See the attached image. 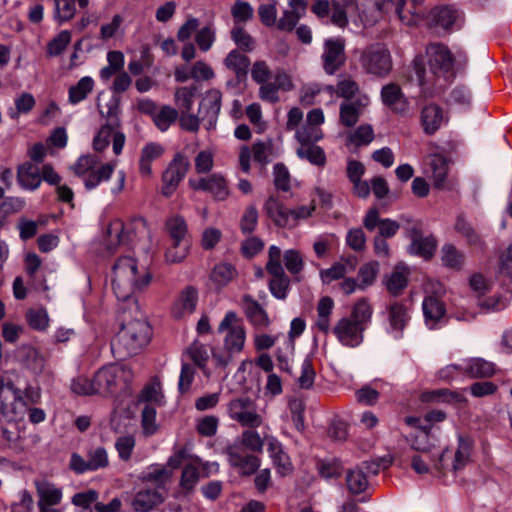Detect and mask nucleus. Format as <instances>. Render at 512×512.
<instances>
[{
    "instance_id": "f257e3e1",
    "label": "nucleus",
    "mask_w": 512,
    "mask_h": 512,
    "mask_svg": "<svg viewBox=\"0 0 512 512\" xmlns=\"http://www.w3.org/2000/svg\"><path fill=\"white\" fill-rule=\"evenodd\" d=\"M427 68L421 57L415 58L414 70L424 96L431 97L449 85L455 77L454 58L449 48L432 43L426 48Z\"/></svg>"
},
{
    "instance_id": "f03ea898",
    "label": "nucleus",
    "mask_w": 512,
    "mask_h": 512,
    "mask_svg": "<svg viewBox=\"0 0 512 512\" xmlns=\"http://www.w3.org/2000/svg\"><path fill=\"white\" fill-rule=\"evenodd\" d=\"M221 344L211 350L216 368L226 369L245 349L247 331L243 320L235 311L225 313L217 327Z\"/></svg>"
},
{
    "instance_id": "7ed1b4c3",
    "label": "nucleus",
    "mask_w": 512,
    "mask_h": 512,
    "mask_svg": "<svg viewBox=\"0 0 512 512\" xmlns=\"http://www.w3.org/2000/svg\"><path fill=\"white\" fill-rule=\"evenodd\" d=\"M373 308L366 299L357 301L349 316L340 318L332 328L338 342L348 348L360 346L364 332L371 321Z\"/></svg>"
},
{
    "instance_id": "20e7f679",
    "label": "nucleus",
    "mask_w": 512,
    "mask_h": 512,
    "mask_svg": "<svg viewBox=\"0 0 512 512\" xmlns=\"http://www.w3.org/2000/svg\"><path fill=\"white\" fill-rule=\"evenodd\" d=\"M152 279V273L138 258H118L113 265L112 288L120 300L128 299L134 289L146 287Z\"/></svg>"
},
{
    "instance_id": "39448f33",
    "label": "nucleus",
    "mask_w": 512,
    "mask_h": 512,
    "mask_svg": "<svg viewBox=\"0 0 512 512\" xmlns=\"http://www.w3.org/2000/svg\"><path fill=\"white\" fill-rule=\"evenodd\" d=\"M151 328L145 321L134 320L124 324L111 342L115 358L125 360L137 355L150 341Z\"/></svg>"
},
{
    "instance_id": "423d86ee",
    "label": "nucleus",
    "mask_w": 512,
    "mask_h": 512,
    "mask_svg": "<svg viewBox=\"0 0 512 512\" xmlns=\"http://www.w3.org/2000/svg\"><path fill=\"white\" fill-rule=\"evenodd\" d=\"M116 166V160L102 163L99 156L95 154H85L81 155L70 166V170L74 175L82 179L87 189L91 190L96 188L102 182L108 181Z\"/></svg>"
},
{
    "instance_id": "0eeeda50",
    "label": "nucleus",
    "mask_w": 512,
    "mask_h": 512,
    "mask_svg": "<svg viewBox=\"0 0 512 512\" xmlns=\"http://www.w3.org/2000/svg\"><path fill=\"white\" fill-rule=\"evenodd\" d=\"M94 378L97 394H128L131 391L134 373L125 365H109L99 369Z\"/></svg>"
},
{
    "instance_id": "6e6552de",
    "label": "nucleus",
    "mask_w": 512,
    "mask_h": 512,
    "mask_svg": "<svg viewBox=\"0 0 512 512\" xmlns=\"http://www.w3.org/2000/svg\"><path fill=\"white\" fill-rule=\"evenodd\" d=\"M149 234L147 223L142 217L132 218L127 223H123L120 219H114L107 228L110 246L132 244L149 237Z\"/></svg>"
},
{
    "instance_id": "1a4fd4ad",
    "label": "nucleus",
    "mask_w": 512,
    "mask_h": 512,
    "mask_svg": "<svg viewBox=\"0 0 512 512\" xmlns=\"http://www.w3.org/2000/svg\"><path fill=\"white\" fill-rule=\"evenodd\" d=\"M226 410L228 417L244 428L257 429L264 423L256 401L249 396L231 399L226 405Z\"/></svg>"
},
{
    "instance_id": "9d476101",
    "label": "nucleus",
    "mask_w": 512,
    "mask_h": 512,
    "mask_svg": "<svg viewBox=\"0 0 512 512\" xmlns=\"http://www.w3.org/2000/svg\"><path fill=\"white\" fill-rule=\"evenodd\" d=\"M360 64L367 73L385 76L392 69L391 54L383 44H371L361 52Z\"/></svg>"
},
{
    "instance_id": "9b49d317",
    "label": "nucleus",
    "mask_w": 512,
    "mask_h": 512,
    "mask_svg": "<svg viewBox=\"0 0 512 512\" xmlns=\"http://www.w3.org/2000/svg\"><path fill=\"white\" fill-rule=\"evenodd\" d=\"M109 465L108 452L103 446H92L87 450L86 459L77 453L70 458L69 467L77 474L104 469Z\"/></svg>"
},
{
    "instance_id": "f8f14e48",
    "label": "nucleus",
    "mask_w": 512,
    "mask_h": 512,
    "mask_svg": "<svg viewBox=\"0 0 512 512\" xmlns=\"http://www.w3.org/2000/svg\"><path fill=\"white\" fill-rule=\"evenodd\" d=\"M188 168V159L180 153L176 154L162 175V194L164 196L169 197L176 191Z\"/></svg>"
},
{
    "instance_id": "ddd939ff",
    "label": "nucleus",
    "mask_w": 512,
    "mask_h": 512,
    "mask_svg": "<svg viewBox=\"0 0 512 512\" xmlns=\"http://www.w3.org/2000/svg\"><path fill=\"white\" fill-rule=\"evenodd\" d=\"M126 137L123 132L119 130L117 125L105 124L97 131L93 138V149L101 153L112 142L113 152L116 156L122 153Z\"/></svg>"
},
{
    "instance_id": "4468645a",
    "label": "nucleus",
    "mask_w": 512,
    "mask_h": 512,
    "mask_svg": "<svg viewBox=\"0 0 512 512\" xmlns=\"http://www.w3.org/2000/svg\"><path fill=\"white\" fill-rule=\"evenodd\" d=\"M323 68L327 74H334L346 61L345 40L341 37L329 38L324 42L322 54Z\"/></svg>"
},
{
    "instance_id": "2eb2a0df",
    "label": "nucleus",
    "mask_w": 512,
    "mask_h": 512,
    "mask_svg": "<svg viewBox=\"0 0 512 512\" xmlns=\"http://www.w3.org/2000/svg\"><path fill=\"white\" fill-rule=\"evenodd\" d=\"M395 7L399 19L406 25H416L425 16V9L416 0H384L380 10H388V5Z\"/></svg>"
},
{
    "instance_id": "dca6fc26",
    "label": "nucleus",
    "mask_w": 512,
    "mask_h": 512,
    "mask_svg": "<svg viewBox=\"0 0 512 512\" xmlns=\"http://www.w3.org/2000/svg\"><path fill=\"white\" fill-rule=\"evenodd\" d=\"M222 94L217 89L208 90L202 97L198 113L206 121L207 129L214 127L221 109Z\"/></svg>"
},
{
    "instance_id": "f3484780",
    "label": "nucleus",
    "mask_w": 512,
    "mask_h": 512,
    "mask_svg": "<svg viewBox=\"0 0 512 512\" xmlns=\"http://www.w3.org/2000/svg\"><path fill=\"white\" fill-rule=\"evenodd\" d=\"M172 476L173 472L168 467L162 464H152L144 469L138 478L142 483H151L155 485L154 489H158L166 494L167 486L171 482Z\"/></svg>"
},
{
    "instance_id": "a211bd4d",
    "label": "nucleus",
    "mask_w": 512,
    "mask_h": 512,
    "mask_svg": "<svg viewBox=\"0 0 512 512\" xmlns=\"http://www.w3.org/2000/svg\"><path fill=\"white\" fill-rule=\"evenodd\" d=\"M369 102L370 99L367 95H359L353 101L342 102L339 109L340 123L345 127L354 126Z\"/></svg>"
},
{
    "instance_id": "6ab92c4d",
    "label": "nucleus",
    "mask_w": 512,
    "mask_h": 512,
    "mask_svg": "<svg viewBox=\"0 0 512 512\" xmlns=\"http://www.w3.org/2000/svg\"><path fill=\"white\" fill-rule=\"evenodd\" d=\"M447 456V450L431 453L430 458L426 457L423 453H420L419 455H414L412 457L411 466L416 473L426 474L429 472V466L431 465L438 475H444L446 469L444 462Z\"/></svg>"
},
{
    "instance_id": "aec40b11",
    "label": "nucleus",
    "mask_w": 512,
    "mask_h": 512,
    "mask_svg": "<svg viewBox=\"0 0 512 512\" xmlns=\"http://www.w3.org/2000/svg\"><path fill=\"white\" fill-rule=\"evenodd\" d=\"M409 276V267L404 263H399L394 267L391 273L385 275L383 284L391 296L398 297L402 295L407 288Z\"/></svg>"
},
{
    "instance_id": "412c9836",
    "label": "nucleus",
    "mask_w": 512,
    "mask_h": 512,
    "mask_svg": "<svg viewBox=\"0 0 512 512\" xmlns=\"http://www.w3.org/2000/svg\"><path fill=\"white\" fill-rule=\"evenodd\" d=\"M166 494L158 489H140L132 500V508L135 512H150L163 504Z\"/></svg>"
},
{
    "instance_id": "4be33fe9",
    "label": "nucleus",
    "mask_w": 512,
    "mask_h": 512,
    "mask_svg": "<svg viewBox=\"0 0 512 512\" xmlns=\"http://www.w3.org/2000/svg\"><path fill=\"white\" fill-rule=\"evenodd\" d=\"M263 209L276 226L283 228L293 227L294 218L291 217V209L285 207L276 197L270 196L265 201Z\"/></svg>"
},
{
    "instance_id": "5701e85b",
    "label": "nucleus",
    "mask_w": 512,
    "mask_h": 512,
    "mask_svg": "<svg viewBox=\"0 0 512 512\" xmlns=\"http://www.w3.org/2000/svg\"><path fill=\"white\" fill-rule=\"evenodd\" d=\"M193 187L209 192L216 200L220 201L225 200L230 194L228 182L220 173H213L208 177L201 178Z\"/></svg>"
},
{
    "instance_id": "b1692460",
    "label": "nucleus",
    "mask_w": 512,
    "mask_h": 512,
    "mask_svg": "<svg viewBox=\"0 0 512 512\" xmlns=\"http://www.w3.org/2000/svg\"><path fill=\"white\" fill-rule=\"evenodd\" d=\"M198 302V291L193 286H186L172 305L171 313L174 318L180 319L192 314Z\"/></svg>"
},
{
    "instance_id": "393cba45",
    "label": "nucleus",
    "mask_w": 512,
    "mask_h": 512,
    "mask_svg": "<svg viewBox=\"0 0 512 512\" xmlns=\"http://www.w3.org/2000/svg\"><path fill=\"white\" fill-rule=\"evenodd\" d=\"M421 126L427 135H433L447 121L442 108L436 104H428L421 110Z\"/></svg>"
},
{
    "instance_id": "a878e982",
    "label": "nucleus",
    "mask_w": 512,
    "mask_h": 512,
    "mask_svg": "<svg viewBox=\"0 0 512 512\" xmlns=\"http://www.w3.org/2000/svg\"><path fill=\"white\" fill-rule=\"evenodd\" d=\"M164 147L160 143L149 142L143 146L139 156V172L144 177L152 175V163L162 157Z\"/></svg>"
},
{
    "instance_id": "bb28decb",
    "label": "nucleus",
    "mask_w": 512,
    "mask_h": 512,
    "mask_svg": "<svg viewBox=\"0 0 512 512\" xmlns=\"http://www.w3.org/2000/svg\"><path fill=\"white\" fill-rule=\"evenodd\" d=\"M422 309L426 324L431 329L435 328L446 314L445 304L437 295H427L423 300Z\"/></svg>"
},
{
    "instance_id": "cd10ccee",
    "label": "nucleus",
    "mask_w": 512,
    "mask_h": 512,
    "mask_svg": "<svg viewBox=\"0 0 512 512\" xmlns=\"http://www.w3.org/2000/svg\"><path fill=\"white\" fill-rule=\"evenodd\" d=\"M424 171L432 177L435 187H443L448 172L446 158L441 154L429 155L425 160Z\"/></svg>"
},
{
    "instance_id": "c85d7f7f",
    "label": "nucleus",
    "mask_w": 512,
    "mask_h": 512,
    "mask_svg": "<svg viewBox=\"0 0 512 512\" xmlns=\"http://www.w3.org/2000/svg\"><path fill=\"white\" fill-rule=\"evenodd\" d=\"M388 322L396 337L401 336L402 331L410 320L408 307L402 302L395 301L388 308Z\"/></svg>"
},
{
    "instance_id": "c756f323",
    "label": "nucleus",
    "mask_w": 512,
    "mask_h": 512,
    "mask_svg": "<svg viewBox=\"0 0 512 512\" xmlns=\"http://www.w3.org/2000/svg\"><path fill=\"white\" fill-rule=\"evenodd\" d=\"M430 18L435 25L448 29L453 26L460 27L461 13L453 6H439L431 10Z\"/></svg>"
},
{
    "instance_id": "7c9ffc66",
    "label": "nucleus",
    "mask_w": 512,
    "mask_h": 512,
    "mask_svg": "<svg viewBox=\"0 0 512 512\" xmlns=\"http://www.w3.org/2000/svg\"><path fill=\"white\" fill-rule=\"evenodd\" d=\"M244 314L250 324L256 328H265L269 325L270 320L264 308L254 300L251 296L243 297Z\"/></svg>"
},
{
    "instance_id": "2f4dec72",
    "label": "nucleus",
    "mask_w": 512,
    "mask_h": 512,
    "mask_svg": "<svg viewBox=\"0 0 512 512\" xmlns=\"http://www.w3.org/2000/svg\"><path fill=\"white\" fill-rule=\"evenodd\" d=\"M423 403H466V398L458 391H452L447 388L423 391L420 395Z\"/></svg>"
},
{
    "instance_id": "473e14b6",
    "label": "nucleus",
    "mask_w": 512,
    "mask_h": 512,
    "mask_svg": "<svg viewBox=\"0 0 512 512\" xmlns=\"http://www.w3.org/2000/svg\"><path fill=\"white\" fill-rule=\"evenodd\" d=\"M185 353L206 377H210L211 371L208 368L209 353L205 344L194 341L187 347Z\"/></svg>"
},
{
    "instance_id": "72a5a7b5",
    "label": "nucleus",
    "mask_w": 512,
    "mask_h": 512,
    "mask_svg": "<svg viewBox=\"0 0 512 512\" xmlns=\"http://www.w3.org/2000/svg\"><path fill=\"white\" fill-rule=\"evenodd\" d=\"M17 179L24 189L35 190L41 184L40 168L32 163H24L18 168Z\"/></svg>"
},
{
    "instance_id": "f704fd0d",
    "label": "nucleus",
    "mask_w": 512,
    "mask_h": 512,
    "mask_svg": "<svg viewBox=\"0 0 512 512\" xmlns=\"http://www.w3.org/2000/svg\"><path fill=\"white\" fill-rule=\"evenodd\" d=\"M334 308V301L331 297H322L317 304V319L315 322L316 328L324 333L328 334L331 329L330 317Z\"/></svg>"
},
{
    "instance_id": "c9c22d12",
    "label": "nucleus",
    "mask_w": 512,
    "mask_h": 512,
    "mask_svg": "<svg viewBox=\"0 0 512 512\" xmlns=\"http://www.w3.org/2000/svg\"><path fill=\"white\" fill-rule=\"evenodd\" d=\"M381 97L383 103L396 112L406 109V101L401 89L396 84H388L382 88Z\"/></svg>"
},
{
    "instance_id": "e433bc0d",
    "label": "nucleus",
    "mask_w": 512,
    "mask_h": 512,
    "mask_svg": "<svg viewBox=\"0 0 512 512\" xmlns=\"http://www.w3.org/2000/svg\"><path fill=\"white\" fill-rule=\"evenodd\" d=\"M463 369L472 378L491 377L495 373V365L482 358H472L465 361Z\"/></svg>"
},
{
    "instance_id": "4c0bfd02",
    "label": "nucleus",
    "mask_w": 512,
    "mask_h": 512,
    "mask_svg": "<svg viewBox=\"0 0 512 512\" xmlns=\"http://www.w3.org/2000/svg\"><path fill=\"white\" fill-rule=\"evenodd\" d=\"M95 82L92 77L84 76L75 85L68 90V102L71 105H77L84 101L93 91Z\"/></svg>"
},
{
    "instance_id": "58836bf2",
    "label": "nucleus",
    "mask_w": 512,
    "mask_h": 512,
    "mask_svg": "<svg viewBox=\"0 0 512 512\" xmlns=\"http://www.w3.org/2000/svg\"><path fill=\"white\" fill-rule=\"evenodd\" d=\"M84 9L89 5V0H55V19L60 23L71 20L75 13V3Z\"/></svg>"
},
{
    "instance_id": "ea45409f",
    "label": "nucleus",
    "mask_w": 512,
    "mask_h": 512,
    "mask_svg": "<svg viewBox=\"0 0 512 512\" xmlns=\"http://www.w3.org/2000/svg\"><path fill=\"white\" fill-rule=\"evenodd\" d=\"M138 402L153 403L159 407L165 405V397L158 378H154L150 383L143 387L138 395Z\"/></svg>"
},
{
    "instance_id": "a19ab883",
    "label": "nucleus",
    "mask_w": 512,
    "mask_h": 512,
    "mask_svg": "<svg viewBox=\"0 0 512 512\" xmlns=\"http://www.w3.org/2000/svg\"><path fill=\"white\" fill-rule=\"evenodd\" d=\"M354 268L355 263L352 262L350 258H346L344 262H337L328 269H322L320 271V278L323 283L330 284L333 281L344 278L345 275L353 271Z\"/></svg>"
},
{
    "instance_id": "79ce46f5",
    "label": "nucleus",
    "mask_w": 512,
    "mask_h": 512,
    "mask_svg": "<svg viewBox=\"0 0 512 512\" xmlns=\"http://www.w3.org/2000/svg\"><path fill=\"white\" fill-rule=\"evenodd\" d=\"M437 248L436 238L432 235H416L409 248L411 254L417 256H433Z\"/></svg>"
},
{
    "instance_id": "37998d69",
    "label": "nucleus",
    "mask_w": 512,
    "mask_h": 512,
    "mask_svg": "<svg viewBox=\"0 0 512 512\" xmlns=\"http://www.w3.org/2000/svg\"><path fill=\"white\" fill-rule=\"evenodd\" d=\"M431 425L420 427L418 431L410 438L411 447L426 457L430 458V454L434 453L435 447L429 442Z\"/></svg>"
},
{
    "instance_id": "c03bdc74",
    "label": "nucleus",
    "mask_w": 512,
    "mask_h": 512,
    "mask_svg": "<svg viewBox=\"0 0 512 512\" xmlns=\"http://www.w3.org/2000/svg\"><path fill=\"white\" fill-rule=\"evenodd\" d=\"M7 388L13 392L14 401L22 404L25 408H28L30 405L36 404L40 401L41 393L40 389L37 387L27 386L22 392L12 383H8Z\"/></svg>"
},
{
    "instance_id": "a18cd8bd",
    "label": "nucleus",
    "mask_w": 512,
    "mask_h": 512,
    "mask_svg": "<svg viewBox=\"0 0 512 512\" xmlns=\"http://www.w3.org/2000/svg\"><path fill=\"white\" fill-rule=\"evenodd\" d=\"M296 153L299 158L305 159L313 165L324 166L326 163L324 150L315 143L299 146Z\"/></svg>"
},
{
    "instance_id": "49530a36",
    "label": "nucleus",
    "mask_w": 512,
    "mask_h": 512,
    "mask_svg": "<svg viewBox=\"0 0 512 512\" xmlns=\"http://www.w3.org/2000/svg\"><path fill=\"white\" fill-rule=\"evenodd\" d=\"M38 505L56 506L61 502L62 491L55 485L43 483L37 485Z\"/></svg>"
},
{
    "instance_id": "de8ad7c7",
    "label": "nucleus",
    "mask_w": 512,
    "mask_h": 512,
    "mask_svg": "<svg viewBox=\"0 0 512 512\" xmlns=\"http://www.w3.org/2000/svg\"><path fill=\"white\" fill-rule=\"evenodd\" d=\"M200 479V469L197 465L186 464L182 470L180 477V488L185 495L190 494Z\"/></svg>"
},
{
    "instance_id": "09e8293b",
    "label": "nucleus",
    "mask_w": 512,
    "mask_h": 512,
    "mask_svg": "<svg viewBox=\"0 0 512 512\" xmlns=\"http://www.w3.org/2000/svg\"><path fill=\"white\" fill-rule=\"evenodd\" d=\"M236 275L237 271L233 265L222 262L213 268L210 279L217 286L223 287L233 280Z\"/></svg>"
},
{
    "instance_id": "8fccbe9b",
    "label": "nucleus",
    "mask_w": 512,
    "mask_h": 512,
    "mask_svg": "<svg viewBox=\"0 0 512 512\" xmlns=\"http://www.w3.org/2000/svg\"><path fill=\"white\" fill-rule=\"evenodd\" d=\"M346 484L352 494H360L368 487V480L362 468L356 467L347 472Z\"/></svg>"
},
{
    "instance_id": "3c124183",
    "label": "nucleus",
    "mask_w": 512,
    "mask_h": 512,
    "mask_svg": "<svg viewBox=\"0 0 512 512\" xmlns=\"http://www.w3.org/2000/svg\"><path fill=\"white\" fill-rule=\"evenodd\" d=\"M71 40V32L68 30H62L47 43V54L51 57L59 56L65 51L67 46L71 43Z\"/></svg>"
},
{
    "instance_id": "603ef678",
    "label": "nucleus",
    "mask_w": 512,
    "mask_h": 512,
    "mask_svg": "<svg viewBox=\"0 0 512 512\" xmlns=\"http://www.w3.org/2000/svg\"><path fill=\"white\" fill-rule=\"evenodd\" d=\"M220 420L215 415H205L196 419L195 430L202 437H213L217 434Z\"/></svg>"
},
{
    "instance_id": "864d4df0",
    "label": "nucleus",
    "mask_w": 512,
    "mask_h": 512,
    "mask_svg": "<svg viewBox=\"0 0 512 512\" xmlns=\"http://www.w3.org/2000/svg\"><path fill=\"white\" fill-rule=\"evenodd\" d=\"M197 93L196 86L190 87H179L175 91V104L179 108L180 112H190L193 103L194 97Z\"/></svg>"
},
{
    "instance_id": "5fc2aeb1",
    "label": "nucleus",
    "mask_w": 512,
    "mask_h": 512,
    "mask_svg": "<svg viewBox=\"0 0 512 512\" xmlns=\"http://www.w3.org/2000/svg\"><path fill=\"white\" fill-rule=\"evenodd\" d=\"M295 138L300 146L314 144L323 138V131L320 127H314L308 123L296 129Z\"/></svg>"
},
{
    "instance_id": "6e6d98bb",
    "label": "nucleus",
    "mask_w": 512,
    "mask_h": 512,
    "mask_svg": "<svg viewBox=\"0 0 512 512\" xmlns=\"http://www.w3.org/2000/svg\"><path fill=\"white\" fill-rule=\"evenodd\" d=\"M216 41V29L213 24H208L198 29L195 34V42L202 52L209 51Z\"/></svg>"
},
{
    "instance_id": "4d7b16f0",
    "label": "nucleus",
    "mask_w": 512,
    "mask_h": 512,
    "mask_svg": "<svg viewBox=\"0 0 512 512\" xmlns=\"http://www.w3.org/2000/svg\"><path fill=\"white\" fill-rule=\"evenodd\" d=\"M166 229L175 244H179L186 237L188 231L186 221L179 215L167 219Z\"/></svg>"
},
{
    "instance_id": "13d9d810",
    "label": "nucleus",
    "mask_w": 512,
    "mask_h": 512,
    "mask_svg": "<svg viewBox=\"0 0 512 512\" xmlns=\"http://www.w3.org/2000/svg\"><path fill=\"white\" fill-rule=\"evenodd\" d=\"M15 110L9 113L13 119L18 118L21 114H28L33 110L36 100L31 93L23 92L14 99Z\"/></svg>"
},
{
    "instance_id": "bf43d9fd",
    "label": "nucleus",
    "mask_w": 512,
    "mask_h": 512,
    "mask_svg": "<svg viewBox=\"0 0 512 512\" xmlns=\"http://www.w3.org/2000/svg\"><path fill=\"white\" fill-rule=\"evenodd\" d=\"M178 112L170 106H163L156 110L153 115L155 125L161 130L166 131L176 120Z\"/></svg>"
},
{
    "instance_id": "052dcab7",
    "label": "nucleus",
    "mask_w": 512,
    "mask_h": 512,
    "mask_svg": "<svg viewBox=\"0 0 512 512\" xmlns=\"http://www.w3.org/2000/svg\"><path fill=\"white\" fill-rule=\"evenodd\" d=\"M156 409L151 405H145L141 412V427L145 436H152L158 431L156 422Z\"/></svg>"
},
{
    "instance_id": "680f3d73",
    "label": "nucleus",
    "mask_w": 512,
    "mask_h": 512,
    "mask_svg": "<svg viewBox=\"0 0 512 512\" xmlns=\"http://www.w3.org/2000/svg\"><path fill=\"white\" fill-rule=\"evenodd\" d=\"M458 442V448L455 452L454 461L452 465V469L454 471L462 469L467 464V462L469 461L470 452L472 448L470 441L464 439L461 436L459 437Z\"/></svg>"
},
{
    "instance_id": "e2e57ef3",
    "label": "nucleus",
    "mask_w": 512,
    "mask_h": 512,
    "mask_svg": "<svg viewBox=\"0 0 512 512\" xmlns=\"http://www.w3.org/2000/svg\"><path fill=\"white\" fill-rule=\"evenodd\" d=\"M374 130L369 124H362L349 134V141L355 146L368 145L374 140Z\"/></svg>"
},
{
    "instance_id": "0e129e2a",
    "label": "nucleus",
    "mask_w": 512,
    "mask_h": 512,
    "mask_svg": "<svg viewBox=\"0 0 512 512\" xmlns=\"http://www.w3.org/2000/svg\"><path fill=\"white\" fill-rule=\"evenodd\" d=\"M26 320L32 329L38 331H44L49 326V316L44 308L28 310Z\"/></svg>"
},
{
    "instance_id": "69168bd1",
    "label": "nucleus",
    "mask_w": 512,
    "mask_h": 512,
    "mask_svg": "<svg viewBox=\"0 0 512 512\" xmlns=\"http://www.w3.org/2000/svg\"><path fill=\"white\" fill-rule=\"evenodd\" d=\"M379 272V263L377 261H370L360 267L358 278L360 280L359 288L364 289L372 285Z\"/></svg>"
},
{
    "instance_id": "338daca9",
    "label": "nucleus",
    "mask_w": 512,
    "mask_h": 512,
    "mask_svg": "<svg viewBox=\"0 0 512 512\" xmlns=\"http://www.w3.org/2000/svg\"><path fill=\"white\" fill-rule=\"evenodd\" d=\"M225 64L229 69L235 71L238 75L246 73L249 66V59L237 50L231 51L226 59Z\"/></svg>"
},
{
    "instance_id": "774afa93",
    "label": "nucleus",
    "mask_w": 512,
    "mask_h": 512,
    "mask_svg": "<svg viewBox=\"0 0 512 512\" xmlns=\"http://www.w3.org/2000/svg\"><path fill=\"white\" fill-rule=\"evenodd\" d=\"M136 441L132 435L120 436L116 439L115 449L119 455V458L123 461L131 459Z\"/></svg>"
}]
</instances>
